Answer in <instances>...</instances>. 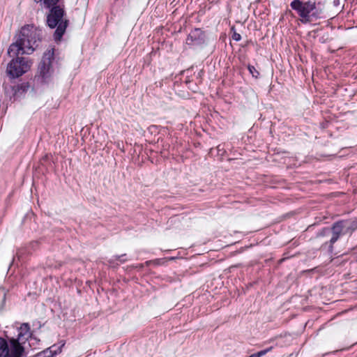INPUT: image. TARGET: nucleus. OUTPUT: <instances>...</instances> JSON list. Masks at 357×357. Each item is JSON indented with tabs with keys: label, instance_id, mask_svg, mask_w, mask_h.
<instances>
[{
	"label": "nucleus",
	"instance_id": "nucleus-1",
	"mask_svg": "<svg viewBox=\"0 0 357 357\" xmlns=\"http://www.w3.org/2000/svg\"><path fill=\"white\" fill-rule=\"evenodd\" d=\"M43 38L42 29L27 24L22 27L17 40L8 50L10 57L20 54H31L38 47Z\"/></svg>",
	"mask_w": 357,
	"mask_h": 357
},
{
	"label": "nucleus",
	"instance_id": "nucleus-2",
	"mask_svg": "<svg viewBox=\"0 0 357 357\" xmlns=\"http://www.w3.org/2000/svg\"><path fill=\"white\" fill-rule=\"evenodd\" d=\"M61 0H34L36 3H43L44 7L49 9L46 16L47 25L50 29H55L54 39L60 41L68 26L69 20L66 17L64 5Z\"/></svg>",
	"mask_w": 357,
	"mask_h": 357
},
{
	"label": "nucleus",
	"instance_id": "nucleus-3",
	"mask_svg": "<svg viewBox=\"0 0 357 357\" xmlns=\"http://www.w3.org/2000/svg\"><path fill=\"white\" fill-rule=\"evenodd\" d=\"M324 2L321 1L316 2L312 1H303L294 0L291 2V8L295 10L302 23L311 22L321 17L324 13Z\"/></svg>",
	"mask_w": 357,
	"mask_h": 357
},
{
	"label": "nucleus",
	"instance_id": "nucleus-4",
	"mask_svg": "<svg viewBox=\"0 0 357 357\" xmlns=\"http://www.w3.org/2000/svg\"><path fill=\"white\" fill-rule=\"evenodd\" d=\"M16 59H13L8 63L6 73L12 78L19 77L29 70L31 63L24 57L15 56Z\"/></svg>",
	"mask_w": 357,
	"mask_h": 357
},
{
	"label": "nucleus",
	"instance_id": "nucleus-5",
	"mask_svg": "<svg viewBox=\"0 0 357 357\" xmlns=\"http://www.w3.org/2000/svg\"><path fill=\"white\" fill-rule=\"evenodd\" d=\"M15 344V341L11 342L9 338L7 341L0 337V357H22L24 349Z\"/></svg>",
	"mask_w": 357,
	"mask_h": 357
},
{
	"label": "nucleus",
	"instance_id": "nucleus-6",
	"mask_svg": "<svg viewBox=\"0 0 357 357\" xmlns=\"http://www.w3.org/2000/svg\"><path fill=\"white\" fill-rule=\"evenodd\" d=\"M54 48L47 50L43 56L42 60L38 65V73L43 79L50 76L52 70V62L54 60Z\"/></svg>",
	"mask_w": 357,
	"mask_h": 357
},
{
	"label": "nucleus",
	"instance_id": "nucleus-7",
	"mask_svg": "<svg viewBox=\"0 0 357 357\" xmlns=\"http://www.w3.org/2000/svg\"><path fill=\"white\" fill-rule=\"evenodd\" d=\"M331 233L332 234V236L329 241V248H332L333 245L338 240L341 235L347 234L346 231H344V225L343 224V221H338L334 223L331 229L329 228H324L318 234V236H328Z\"/></svg>",
	"mask_w": 357,
	"mask_h": 357
},
{
	"label": "nucleus",
	"instance_id": "nucleus-8",
	"mask_svg": "<svg viewBox=\"0 0 357 357\" xmlns=\"http://www.w3.org/2000/svg\"><path fill=\"white\" fill-rule=\"evenodd\" d=\"M31 337L30 327L26 323L22 324L19 328V333L17 338H9L11 342L15 341V344H18L20 347L24 349V344Z\"/></svg>",
	"mask_w": 357,
	"mask_h": 357
},
{
	"label": "nucleus",
	"instance_id": "nucleus-9",
	"mask_svg": "<svg viewBox=\"0 0 357 357\" xmlns=\"http://www.w3.org/2000/svg\"><path fill=\"white\" fill-rule=\"evenodd\" d=\"M204 34L200 29L192 31L186 38V44L188 45H199L204 42Z\"/></svg>",
	"mask_w": 357,
	"mask_h": 357
},
{
	"label": "nucleus",
	"instance_id": "nucleus-10",
	"mask_svg": "<svg viewBox=\"0 0 357 357\" xmlns=\"http://www.w3.org/2000/svg\"><path fill=\"white\" fill-rule=\"evenodd\" d=\"M346 234H352L357 229V220H342Z\"/></svg>",
	"mask_w": 357,
	"mask_h": 357
},
{
	"label": "nucleus",
	"instance_id": "nucleus-11",
	"mask_svg": "<svg viewBox=\"0 0 357 357\" xmlns=\"http://www.w3.org/2000/svg\"><path fill=\"white\" fill-rule=\"evenodd\" d=\"M126 254L121 255H116L114 256L113 258L110 259L108 262L112 264H114L116 261H119L121 263H124L127 261V259L125 258Z\"/></svg>",
	"mask_w": 357,
	"mask_h": 357
},
{
	"label": "nucleus",
	"instance_id": "nucleus-12",
	"mask_svg": "<svg viewBox=\"0 0 357 357\" xmlns=\"http://www.w3.org/2000/svg\"><path fill=\"white\" fill-rule=\"evenodd\" d=\"M54 356L53 352L50 349V348L44 350L36 355L35 357H52Z\"/></svg>",
	"mask_w": 357,
	"mask_h": 357
},
{
	"label": "nucleus",
	"instance_id": "nucleus-13",
	"mask_svg": "<svg viewBox=\"0 0 357 357\" xmlns=\"http://www.w3.org/2000/svg\"><path fill=\"white\" fill-rule=\"evenodd\" d=\"M248 70L250 73V74L252 75V77L257 78L259 75V73L256 70L255 66L249 65L248 66Z\"/></svg>",
	"mask_w": 357,
	"mask_h": 357
},
{
	"label": "nucleus",
	"instance_id": "nucleus-14",
	"mask_svg": "<svg viewBox=\"0 0 357 357\" xmlns=\"http://www.w3.org/2000/svg\"><path fill=\"white\" fill-rule=\"evenodd\" d=\"M270 350H271V348H269L268 349L262 350V351H259L257 354H254L250 356L249 357H261V356L266 354Z\"/></svg>",
	"mask_w": 357,
	"mask_h": 357
},
{
	"label": "nucleus",
	"instance_id": "nucleus-15",
	"mask_svg": "<svg viewBox=\"0 0 357 357\" xmlns=\"http://www.w3.org/2000/svg\"><path fill=\"white\" fill-rule=\"evenodd\" d=\"M232 38L236 41H239L241 39V36L239 33L234 32L232 35Z\"/></svg>",
	"mask_w": 357,
	"mask_h": 357
},
{
	"label": "nucleus",
	"instance_id": "nucleus-16",
	"mask_svg": "<svg viewBox=\"0 0 357 357\" xmlns=\"http://www.w3.org/2000/svg\"><path fill=\"white\" fill-rule=\"evenodd\" d=\"M17 91H20V90H22V91H26V86L24 85V84H22L21 86H17Z\"/></svg>",
	"mask_w": 357,
	"mask_h": 357
},
{
	"label": "nucleus",
	"instance_id": "nucleus-17",
	"mask_svg": "<svg viewBox=\"0 0 357 357\" xmlns=\"http://www.w3.org/2000/svg\"><path fill=\"white\" fill-rule=\"evenodd\" d=\"M340 4V0H333V5L334 6H339Z\"/></svg>",
	"mask_w": 357,
	"mask_h": 357
},
{
	"label": "nucleus",
	"instance_id": "nucleus-18",
	"mask_svg": "<svg viewBox=\"0 0 357 357\" xmlns=\"http://www.w3.org/2000/svg\"><path fill=\"white\" fill-rule=\"evenodd\" d=\"M1 293L3 294V300L5 301L6 298V292L3 289H0Z\"/></svg>",
	"mask_w": 357,
	"mask_h": 357
}]
</instances>
